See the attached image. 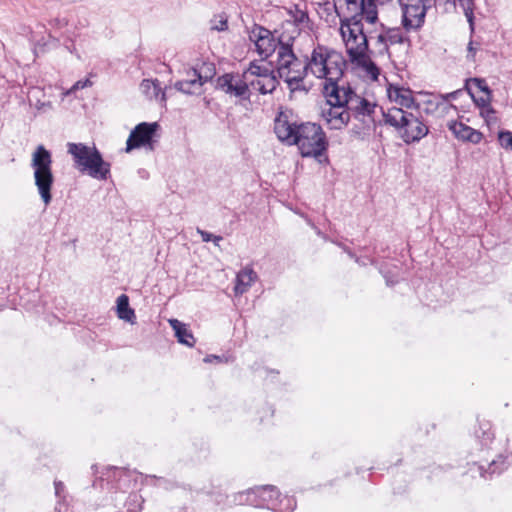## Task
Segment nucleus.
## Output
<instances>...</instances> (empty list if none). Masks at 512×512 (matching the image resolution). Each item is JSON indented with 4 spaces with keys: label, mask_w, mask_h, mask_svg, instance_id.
Wrapping results in <instances>:
<instances>
[{
    "label": "nucleus",
    "mask_w": 512,
    "mask_h": 512,
    "mask_svg": "<svg viewBox=\"0 0 512 512\" xmlns=\"http://www.w3.org/2000/svg\"><path fill=\"white\" fill-rule=\"evenodd\" d=\"M277 138L287 145H297L303 157H319L328 147L326 135L320 125L306 122L298 124L292 111H280L274 121Z\"/></svg>",
    "instance_id": "obj_1"
},
{
    "label": "nucleus",
    "mask_w": 512,
    "mask_h": 512,
    "mask_svg": "<svg viewBox=\"0 0 512 512\" xmlns=\"http://www.w3.org/2000/svg\"><path fill=\"white\" fill-rule=\"evenodd\" d=\"M249 38L255 43L262 60L267 59L277 49L278 64H293L302 61L293 50V41L295 40L293 35H286V32H282L275 39L270 30L256 25L251 30Z\"/></svg>",
    "instance_id": "obj_2"
},
{
    "label": "nucleus",
    "mask_w": 512,
    "mask_h": 512,
    "mask_svg": "<svg viewBox=\"0 0 512 512\" xmlns=\"http://www.w3.org/2000/svg\"><path fill=\"white\" fill-rule=\"evenodd\" d=\"M67 152L72 156L75 167L97 180H107L110 176L111 164L106 162L95 145L83 143L67 144Z\"/></svg>",
    "instance_id": "obj_3"
},
{
    "label": "nucleus",
    "mask_w": 512,
    "mask_h": 512,
    "mask_svg": "<svg viewBox=\"0 0 512 512\" xmlns=\"http://www.w3.org/2000/svg\"><path fill=\"white\" fill-rule=\"evenodd\" d=\"M380 110L385 124L394 127L407 144L420 141L429 132L427 125L413 112L397 107L389 108L387 111L382 108Z\"/></svg>",
    "instance_id": "obj_4"
},
{
    "label": "nucleus",
    "mask_w": 512,
    "mask_h": 512,
    "mask_svg": "<svg viewBox=\"0 0 512 512\" xmlns=\"http://www.w3.org/2000/svg\"><path fill=\"white\" fill-rule=\"evenodd\" d=\"M31 168L33 169L34 184L41 200L48 206L52 201L54 175L52 172V156L43 145H39L32 154Z\"/></svg>",
    "instance_id": "obj_5"
},
{
    "label": "nucleus",
    "mask_w": 512,
    "mask_h": 512,
    "mask_svg": "<svg viewBox=\"0 0 512 512\" xmlns=\"http://www.w3.org/2000/svg\"><path fill=\"white\" fill-rule=\"evenodd\" d=\"M319 72V77L325 78L323 92L327 98L328 105L339 104L345 106L348 104L352 90L344 86H340L338 81L343 75L342 66H315Z\"/></svg>",
    "instance_id": "obj_6"
},
{
    "label": "nucleus",
    "mask_w": 512,
    "mask_h": 512,
    "mask_svg": "<svg viewBox=\"0 0 512 512\" xmlns=\"http://www.w3.org/2000/svg\"><path fill=\"white\" fill-rule=\"evenodd\" d=\"M340 33L351 59L357 61V64H366L359 61L368 49V39L363 31V24L360 22L342 24Z\"/></svg>",
    "instance_id": "obj_7"
},
{
    "label": "nucleus",
    "mask_w": 512,
    "mask_h": 512,
    "mask_svg": "<svg viewBox=\"0 0 512 512\" xmlns=\"http://www.w3.org/2000/svg\"><path fill=\"white\" fill-rule=\"evenodd\" d=\"M402 11V25L406 31L418 30L425 23L427 10L433 6L431 0H398Z\"/></svg>",
    "instance_id": "obj_8"
},
{
    "label": "nucleus",
    "mask_w": 512,
    "mask_h": 512,
    "mask_svg": "<svg viewBox=\"0 0 512 512\" xmlns=\"http://www.w3.org/2000/svg\"><path fill=\"white\" fill-rule=\"evenodd\" d=\"M346 3V16L341 19V25L360 22L373 24L378 19V11L376 5L371 0H345Z\"/></svg>",
    "instance_id": "obj_9"
},
{
    "label": "nucleus",
    "mask_w": 512,
    "mask_h": 512,
    "mask_svg": "<svg viewBox=\"0 0 512 512\" xmlns=\"http://www.w3.org/2000/svg\"><path fill=\"white\" fill-rule=\"evenodd\" d=\"M159 128L160 125L157 122H142L136 125L127 139L126 152H130L133 149L140 147H146L149 150H154L155 143L157 142L155 139L156 132Z\"/></svg>",
    "instance_id": "obj_10"
},
{
    "label": "nucleus",
    "mask_w": 512,
    "mask_h": 512,
    "mask_svg": "<svg viewBox=\"0 0 512 512\" xmlns=\"http://www.w3.org/2000/svg\"><path fill=\"white\" fill-rule=\"evenodd\" d=\"M216 88L230 96L240 99H249L248 84L239 76L226 73L216 80Z\"/></svg>",
    "instance_id": "obj_11"
},
{
    "label": "nucleus",
    "mask_w": 512,
    "mask_h": 512,
    "mask_svg": "<svg viewBox=\"0 0 512 512\" xmlns=\"http://www.w3.org/2000/svg\"><path fill=\"white\" fill-rule=\"evenodd\" d=\"M205 66H199V68L192 67L193 77L177 81L175 88L185 94H196L200 92L202 85L212 79L215 71L208 69V72L203 73Z\"/></svg>",
    "instance_id": "obj_12"
},
{
    "label": "nucleus",
    "mask_w": 512,
    "mask_h": 512,
    "mask_svg": "<svg viewBox=\"0 0 512 512\" xmlns=\"http://www.w3.org/2000/svg\"><path fill=\"white\" fill-rule=\"evenodd\" d=\"M248 71L251 74L257 75L259 78L251 82L253 89L261 94L272 93L277 86V80L272 75L273 70L268 69L266 66H249Z\"/></svg>",
    "instance_id": "obj_13"
},
{
    "label": "nucleus",
    "mask_w": 512,
    "mask_h": 512,
    "mask_svg": "<svg viewBox=\"0 0 512 512\" xmlns=\"http://www.w3.org/2000/svg\"><path fill=\"white\" fill-rule=\"evenodd\" d=\"M322 110V116L331 129H342L350 120V113L343 105H328Z\"/></svg>",
    "instance_id": "obj_14"
},
{
    "label": "nucleus",
    "mask_w": 512,
    "mask_h": 512,
    "mask_svg": "<svg viewBox=\"0 0 512 512\" xmlns=\"http://www.w3.org/2000/svg\"><path fill=\"white\" fill-rule=\"evenodd\" d=\"M307 64H347L342 54L329 49L325 46L318 45L311 54V59Z\"/></svg>",
    "instance_id": "obj_15"
},
{
    "label": "nucleus",
    "mask_w": 512,
    "mask_h": 512,
    "mask_svg": "<svg viewBox=\"0 0 512 512\" xmlns=\"http://www.w3.org/2000/svg\"><path fill=\"white\" fill-rule=\"evenodd\" d=\"M449 130L453 133V135L458 140H461L464 142L478 144L481 142V140L483 138V134L480 131H478L462 122H457V121L451 122L449 124Z\"/></svg>",
    "instance_id": "obj_16"
},
{
    "label": "nucleus",
    "mask_w": 512,
    "mask_h": 512,
    "mask_svg": "<svg viewBox=\"0 0 512 512\" xmlns=\"http://www.w3.org/2000/svg\"><path fill=\"white\" fill-rule=\"evenodd\" d=\"M271 492H275V486L273 485H265L248 489L247 491L235 494L233 496V503L238 505L259 506L260 501L256 499V496Z\"/></svg>",
    "instance_id": "obj_17"
},
{
    "label": "nucleus",
    "mask_w": 512,
    "mask_h": 512,
    "mask_svg": "<svg viewBox=\"0 0 512 512\" xmlns=\"http://www.w3.org/2000/svg\"><path fill=\"white\" fill-rule=\"evenodd\" d=\"M388 97L392 102H395L400 107L410 109L415 106V99L412 91L409 88H404L398 85L389 84L387 88Z\"/></svg>",
    "instance_id": "obj_18"
},
{
    "label": "nucleus",
    "mask_w": 512,
    "mask_h": 512,
    "mask_svg": "<svg viewBox=\"0 0 512 512\" xmlns=\"http://www.w3.org/2000/svg\"><path fill=\"white\" fill-rule=\"evenodd\" d=\"M256 280L257 274L252 268L245 267L241 269L236 275L234 286L235 295L239 296L246 293Z\"/></svg>",
    "instance_id": "obj_19"
},
{
    "label": "nucleus",
    "mask_w": 512,
    "mask_h": 512,
    "mask_svg": "<svg viewBox=\"0 0 512 512\" xmlns=\"http://www.w3.org/2000/svg\"><path fill=\"white\" fill-rule=\"evenodd\" d=\"M142 92L149 98L159 103L166 102V94L158 80L144 79L141 83Z\"/></svg>",
    "instance_id": "obj_20"
},
{
    "label": "nucleus",
    "mask_w": 512,
    "mask_h": 512,
    "mask_svg": "<svg viewBox=\"0 0 512 512\" xmlns=\"http://www.w3.org/2000/svg\"><path fill=\"white\" fill-rule=\"evenodd\" d=\"M404 41V36L400 28H390L385 33L377 36L376 43L379 45L378 52L383 53L387 50L388 43L397 44Z\"/></svg>",
    "instance_id": "obj_21"
},
{
    "label": "nucleus",
    "mask_w": 512,
    "mask_h": 512,
    "mask_svg": "<svg viewBox=\"0 0 512 512\" xmlns=\"http://www.w3.org/2000/svg\"><path fill=\"white\" fill-rule=\"evenodd\" d=\"M169 324L175 332V336L181 344L192 347L195 343L193 334L188 329L187 325L177 319H170Z\"/></svg>",
    "instance_id": "obj_22"
},
{
    "label": "nucleus",
    "mask_w": 512,
    "mask_h": 512,
    "mask_svg": "<svg viewBox=\"0 0 512 512\" xmlns=\"http://www.w3.org/2000/svg\"><path fill=\"white\" fill-rule=\"evenodd\" d=\"M314 66H303V72L298 75H290V66H278V73L280 76H283L286 74V82L288 83L289 87L291 89H297L299 88V83L303 80L304 75L307 74L308 70L310 69L313 73L316 71L313 69Z\"/></svg>",
    "instance_id": "obj_23"
},
{
    "label": "nucleus",
    "mask_w": 512,
    "mask_h": 512,
    "mask_svg": "<svg viewBox=\"0 0 512 512\" xmlns=\"http://www.w3.org/2000/svg\"><path fill=\"white\" fill-rule=\"evenodd\" d=\"M117 314L120 319L128 322H133L135 318L134 310L130 308L129 298L125 294L117 298Z\"/></svg>",
    "instance_id": "obj_24"
},
{
    "label": "nucleus",
    "mask_w": 512,
    "mask_h": 512,
    "mask_svg": "<svg viewBox=\"0 0 512 512\" xmlns=\"http://www.w3.org/2000/svg\"><path fill=\"white\" fill-rule=\"evenodd\" d=\"M309 21L308 14L304 11H297L294 16L293 22H287L284 26L286 30V35H293L295 38L300 34V25L307 23Z\"/></svg>",
    "instance_id": "obj_25"
},
{
    "label": "nucleus",
    "mask_w": 512,
    "mask_h": 512,
    "mask_svg": "<svg viewBox=\"0 0 512 512\" xmlns=\"http://www.w3.org/2000/svg\"><path fill=\"white\" fill-rule=\"evenodd\" d=\"M296 507V500L291 496L277 497L275 504H273L274 512H293Z\"/></svg>",
    "instance_id": "obj_26"
},
{
    "label": "nucleus",
    "mask_w": 512,
    "mask_h": 512,
    "mask_svg": "<svg viewBox=\"0 0 512 512\" xmlns=\"http://www.w3.org/2000/svg\"><path fill=\"white\" fill-rule=\"evenodd\" d=\"M500 464H504V458L502 456H499L497 460H492L487 470H484L483 466H478V471L480 472L481 477L488 479L493 474H499L504 470L505 467H500Z\"/></svg>",
    "instance_id": "obj_27"
},
{
    "label": "nucleus",
    "mask_w": 512,
    "mask_h": 512,
    "mask_svg": "<svg viewBox=\"0 0 512 512\" xmlns=\"http://www.w3.org/2000/svg\"><path fill=\"white\" fill-rule=\"evenodd\" d=\"M466 88L471 97H474L476 92H488L489 87L484 79L473 78L466 81Z\"/></svg>",
    "instance_id": "obj_28"
},
{
    "label": "nucleus",
    "mask_w": 512,
    "mask_h": 512,
    "mask_svg": "<svg viewBox=\"0 0 512 512\" xmlns=\"http://www.w3.org/2000/svg\"><path fill=\"white\" fill-rule=\"evenodd\" d=\"M377 108L376 104L371 103L365 98L359 100L358 104L355 106V113L357 116H368L371 117Z\"/></svg>",
    "instance_id": "obj_29"
},
{
    "label": "nucleus",
    "mask_w": 512,
    "mask_h": 512,
    "mask_svg": "<svg viewBox=\"0 0 512 512\" xmlns=\"http://www.w3.org/2000/svg\"><path fill=\"white\" fill-rule=\"evenodd\" d=\"M432 4L435 5L436 2H442V0H431ZM444 3H452L453 5H456L458 2L459 5L462 7L465 16L467 17L468 21L471 22L473 17V7L474 2L473 0H443Z\"/></svg>",
    "instance_id": "obj_30"
},
{
    "label": "nucleus",
    "mask_w": 512,
    "mask_h": 512,
    "mask_svg": "<svg viewBox=\"0 0 512 512\" xmlns=\"http://www.w3.org/2000/svg\"><path fill=\"white\" fill-rule=\"evenodd\" d=\"M479 430L481 431V435L479 434V431H476V437L480 439L482 446L488 447L494 439V434L490 429V425L486 423L483 426H480Z\"/></svg>",
    "instance_id": "obj_31"
},
{
    "label": "nucleus",
    "mask_w": 512,
    "mask_h": 512,
    "mask_svg": "<svg viewBox=\"0 0 512 512\" xmlns=\"http://www.w3.org/2000/svg\"><path fill=\"white\" fill-rule=\"evenodd\" d=\"M277 497H280V494L276 487L275 492L257 495L256 499L260 501V505L258 507L267 506L269 509L273 510V504H275Z\"/></svg>",
    "instance_id": "obj_32"
},
{
    "label": "nucleus",
    "mask_w": 512,
    "mask_h": 512,
    "mask_svg": "<svg viewBox=\"0 0 512 512\" xmlns=\"http://www.w3.org/2000/svg\"><path fill=\"white\" fill-rule=\"evenodd\" d=\"M127 512H140L142 509V499L137 493H131L126 501Z\"/></svg>",
    "instance_id": "obj_33"
},
{
    "label": "nucleus",
    "mask_w": 512,
    "mask_h": 512,
    "mask_svg": "<svg viewBox=\"0 0 512 512\" xmlns=\"http://www.w3.org/2000/svg\"><path fill=\"white\" fill-rule=\"evenodd\" d=\"M498 142L505 150L512 151V131L501 130L498 132Z\"/></svg>",
    "instance_id": "obj_34"
},
{
    "label": "nucleus",
    "mask_w": 512,
    "mask_h": 512,
    "mask_svg": "<svg viewBox=\"0 0 512 512\" xmlns=\"http://www.w3.org/2000/svg\"><path fill=\"white\" fill-rule=\"evenodd\" d=\"M358 68H363L365 71L366 77H368L371 81H378L380 76L379 66H357Z\"/></svg>",
    "instance_id": "obj_35"
},
{
    "label": "nucleus",
    "mask_w": 512,
    "mask_h": 512,
    "mask_svg": "<svg viewBox=\"0 0 512 512\" xmlns=\"http://www.w3.org/2000/svg\"><path fill=\"white\" fill-rule=\"evenodd\" d=\"M476 105L480 108V110L484 109V107L490 106V91L483 92V95L476 97V94H474V97H472Z\"/></svg>",
    "instance_id": "obj_36"
},
{
    "label": "nucleus",
    "mask_w": 512,
    "mask_h": 512,
    "mask_svg": "<svg viewBox=\"0 0 512 512\" xmlns=\"http://www.w3.org/2000/svg\"><path fill=\"white\" fill-rule=\"evenodd\" d=\"M228 28L227 26V18L224 16H219V19H213L211 21V29L216 31H224Z\"/></svg>",
    "instance_id": "obj_37"
},
{
    "label": "nucleus",
    "mask_w": 512,
    "mask_h": 512,
    "mask_svg": "<svg viewBox=\"0 0 512 512\" xmlns=\"http://www.w3.org/2000/svg\"><path fill=\"white\" fill-rule=\"evenodd\" d=\"M480 115L485 118L487 122H490L492 120H496L495 118V110L491 107H484V109L480 110Z\"/></svg>",
    "instance_id": "obj_38"
},
{
    "label": "nucleus",
    "mask_w": 512,
    "mask_h": 512,
    "mask_svg": "<svg viewBox=\"0 0 512 512\" xmlns=\"http://www.w3.org/2000/svg\"><path fill=\"white\" fill-rule=\"evenodd\" d=\"M49 24L52 28L62 29L68 25V20L66 18L56 17L52 19Z\"/></svg>",
    "instance_id": "obj_39"
},
{
    "label": "nucleus",
    "mask_w": 512,
    "mask_h": 512,
    "mask_svg": "<svg viewBox=\"0 0 512 512\" xmlns=\"http://www.w3.org/2000/svg\"><path fill=\"white\" fill-rule=\"evenodd\" d=\"M92 83L89 79H85L84 81L80 80V81H77L69 91H67V94H71L72 92L78 90V89H83L85 87H88V86H91Z\"/></svg>",
    "instance_id": "obj_40"
},
{
    "label": "nucleus",
    "mask_w": 512,
    "mask_h": 512,
    "mask_svg": "<svg viewBox=\"0 0 512 512\" xmlns=\"http://www.w3.org/2000/svg\"><path fill=\"white\" fill-rule=\"evenodd\" d=\"M197 233L201 236L203 242H209L212 240L213 234L210 232L197 228Z\"/></svg>",
    "instance_id": "obj_41"
},
{
    "label": "nucleus",
    "mask_w": 512,
    "mask_h": 512,
    "mask_svg": "<svg viewBox=\"0 0 512 512\" xmlns=\"http://www.w3.org/2000/svg\"><path fill=\"white\" fill-rule=\"evenodd\" d=\"M54 486H55L56 497L61 498L62 497L61 495L64 492V488H65L64 484L61 481H55Z\"/></svg>",
    "instance_id": "obj_42"
},
{
    "label": "nucleus",
    "mask_w": 512,
    "mask_h": 512,
    "mask_svg": "<svg viewBox=\"0 0 512 512\" xmlns=\"http://www.w3.org/2000/svg\"><path fill=\"white\" fill-rule=\"evenodd\" d=\"M36 108H37L38 110H43V111H45V110H46V108L51 109V108H52V104H51V102H42V103H40V102H39V103L36 105Z\"/></svg>",
    "instance_id": "obj_43"
},
{
    "label": "nucleus",
    "mask_w": 512,
    "mask_h": 512,
    "mask_svg": "<svg viewBox=\"0 0 512 512\" xmlns=\"http://www.w3.org/2000/svg\"><path fill=\"white\" fill-rule=\"evenodd\" d=\"M458 92H459V91H454V92L448 93V94H446V95H441V98H442L443 100H448V99H450V98H453V99H454V98L456 97V95H457V93H458Z\"/></svg>",
    "instance_id": "obj_44"
},
{
    "label": "nucleus",
    "mask_w": 512,
    "mask_h": 512,
    "mask_svg": "<svg viewBox=\"0 0 512 512\" xmlns=\"http://www.w3.org/2000/svg\"><path fill=\"white\" fill-rule=\"evenodd\" d=\"M213 360H217L219 361L220 360V357L219 356H216V355H208L204 358V361L207 362V363H210L212 362Z\"/></svg>",
    "instance_id": "obj_45"
},
{
    "label": "nucleus",
    "mask_w": 512,
    "mask_h": 512,
    "mask_svg": "<svg viewBox=\"0 0 512 512\" xmlns=\"http://www.w3.org/2000/svg\"><path fill=\"white\" fill-rule=\"evenodd\" d=\"M223 240L222 236L213 235L212 240L215 246H219L220 242Z\"/></svg>",
    "instance_id": "obj_46"
},
{
    "label": "nucleus",
    "mask_w": 512,
    "mask_h": 512,
    "mask_svg": "<svg viewBox=\"0 0 512 512\" xmlns=\"http://www.w3.org/2000/svg\"><path fill=\"white\" fill-rule=\"evenodd\" d=\"M376 6L377 5H385L389 2H391L392 0H371Z\"/></svg>",
    "instance_id": "obj_47"
},
{
    "label": "nucleus",
    "mask_w": 512,
    "mask_h": 512,
    "mask_svg": "<svg viewBox=\"0 0 512 512\" xmlns=\"http://www.w3.org/2000/svg\"><path fill=\"white\" fill-rule=\"evenodd\" d=\"M308 224L316 231L317 235H322L321 231L311 221H308Z\"/></svg>",
    "instance_id": "obj_48"
},
{
    "label": "nucleus",
    "mask_w": 512,
    "mask_h": 512,
    "mask_svg": "<svg viewBox=\"0 0 512 512\" xmlns=\"http://www.w3.org/2000/svg\"><path fill=\"white\" fill-rule=\"evenodd\" d=\"M55 511L62 512V504L60 503V501L55 506Z\"/></svg>",
    "instance_id": "obj_49"
},
{
    "label": "nucleus",
    "mask_w": 512,
    "mask_h": 512,
    "mask_svg": "<svg viewBox=\"0 0 512 512\" xmlns=\"http://www.w3.org/2000/svg\"><path fill=\"white\" fill-rule=\"evenodd\" d=\"M49 37H50V39H51V41H52L53 45H55V44L58 42V40H57L56 38H53V37H51V36H49Z\"/></svg>",
    "instance_id": "obj_50"
},
{
    "label": "nucleus",
    "mask_w": 512,
    "mask_h": 512,
    "mask_svg": "<svg viewBox=\"0 0 512 512\" xmlns=\"http://www.w3.org/2000/svg\"><path fill=\"white\" fill-rule=\"evenodd\" d=\"M333 8H334V10L338 13V11H337V5H336L335 3L333 4Z\"/></svg>",
    "instance_id": "obj_51"
},
{
    "label": "nucleus",
    "mask_w": 512,
    "mask_h": 512,
    "mask_svg": "<svg viewBox=\"0 0 512 512\" xmlns=\"http://www.w3.org/2000/svg\"><path fill=\"white\" fill-rule=\"evenodd\" d=\"M303 58H304L305 61L308 60V55L307 54L303 55Z\"/></svg>",
    "instance_id": "obj_52"
}]
</instances>
